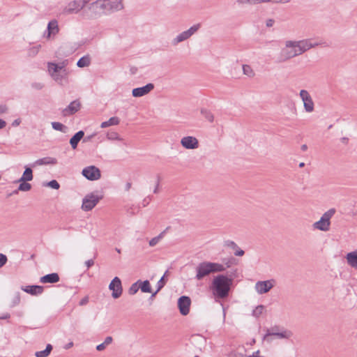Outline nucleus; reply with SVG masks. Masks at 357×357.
<instances>
[{"label": "nucleus", "instance_id": "obj_56", "mask_svg": "<svg viewBox=\"0 0 357 357\" xmlns=\"http://www.w3.org/2000/svg\"><path fill=\"white\" fill-rule=\"evenodd\" d=\"M10 315L9 313H4L0 316V319H7L10 318Z\"/></svg>", "mask_w": 357, "mask_h": 357}, {"label": "nucleus", "instance_id": "obj_49", "mask_svg": "<svg viewBox=\"0 0 357 357\" xmlns=\"http://www.w3.org/2000/svg\"><path fill=\"white\" fill-rule=\"evenodd\" d=\"M159 185H160V176H157V181H156L155 187V188L153 190V192L154 193H158V192Z\"/></svg>", "mask_w": 357, "mask_h": 357}, {"label": "nucleus", "instance_id": "obj_59", "mask_svg": "<svg viewBox=\"0 0 357 357\" xmlns=\"http://www.w3.org/2000/svg\"><path fill=\"white\" fill-rule=\"evenodd\" d=\"M131 186H132L131 183L128 182V183L126 184L125 190H126V191H128V190L130 189Z\"/></svg>", "mask_w": 357, "mask_h": 357}, {"label": "nucleus", "instance_id": "obj_28", "mask_svg": "<svg viewBox=\"0 0 357 357\" xmlns=\"http://www.w3.org/2000/svg\"><path fill=\"white\" fill-rule=\"evenodd\" d=\"M90 64L91 57L88 54L81 57L77 63V66L79 68L88 67Z\"/></svg>", "mask_w": 357, "mask_h": 357}, {"label": "nucleus", "instance_id": "obj_50", "mask_svg": "<svg viewBox=\"0 0 357 357\" xmlns=\"http://www.w3.org/2000/svg\"><path fill=\"white\" fill-rule=\"evenodd\" d=\"M151 200V197H150V196H148L147 197L144 199V200L142 202L143 206H147L149 204Z\"/></svg>", "mask_w": 357, "mask_h": 357}, {"label": "nucleus", "instance_id": "obj_45", "mask_svg": "<svg viewBox=\"0 0 357 357\" xmlns=\"http://www.w3.org/2000/svg\"><path fill=\"white\" fill-rule=\"evenodd\" d=\"M8 107L6 105H0V114L7 113Z\"/></svg>", "mask_w": 357, "mask_h": 357}, {"label": "nucleus", "instance_id": "obj_17", "mask_svg": "<svg viewBox=\"0 0 357 357\" xmlns=\"http://www.w3.org/2000/svg\"><path fill=\"white\" fill-rule=\"evenodd\" d=\"M81 103L78 100L71 102L68 107L62 110V114L64 116H68L75 114L80 109Z\"/></svg>", "mask_w": 357, "mask_h": 357}, {"label": "nucleus", "instance_id": "obj_3", "mask_svg": "<svg viewBox=\"0 0 357 357\" xmlns=\"http://www.w3.org/2000/svg\"><path fill=\"white\" fill-rule=\"evenodd\" d=\"M231 284L232 279L224 275H218L213 278L211 288L215 297L225 298L228 296Z\"/></svg>", "mask_w": 357, "mask_h": 357}, {"label": "nucleus", "instance_id": "obj_37", "mask_svg": "<svg viewBox=\"0 0 357 357\" xmlns=\"http://www.w3.org/2000/svg\"><path fill=\"white\" fill-rule=\"evenodd\" d=\"M20 301H21L20 294L19 292H17L15 294L14 297L13 298V299L11 301L10 307H13L19 305L20 303Z\"/></svg>", "mask_w": 357, "mask_h": 357}, {"label": "nucleus", "instance_id": "obj_41", "mask_svg": "<svg viewBox=\"0 0 357 357\" xmlns=\"http://www.w3.org/2000/svg\"><path fill=\"white\" fill-rule=\"evenodd\" d=\"M40 47V45L31 47L29 50V55L31 56H36L38 53Z\"/></svg>", "mask_w": 357, "mask_h": 357}, {"label": "nucleus", "instance_id": "obj_42", "mask_svg": "<svg viewBox=\"0 0 357 357\" xmlns=\"http://www.w3.org/2000/svg\"><path fill=\"white\" fill-rule=\"evenodd\" d=\"M8 258L6 255L0 253V268L6 264Z\"/></svg>", "mask_w": 357, "mask_h": 357}, {"label": "nucleus", "instance_id": "obj_24", "mask_svg": "<svg viewBox=\"0 0 357 357\" xmlns=\"http://www.w3.org/2000/svg\"><path fill=\"white\" fill-rule=\"evenodd\" d=\"M56 163H57V160L54 158H51V157L43 158L37 160L35 162V165H56Z\"/></svg>", "mask_w": 357, "mask_h": 357}, {"label": "nucleus", "instance_id": "obj_40", "mask_svg": "<svg viewBox=\"0 0 357 357\" xmlns=\"http://www.w3.org/2000/svg\"><path fill=\"white\" fill-rule=\"evenodd\" d=\"M47 185L55 190H58L60 188L59 183L56 180L50 181L47 183Z\"/></svg>", "mask_w": 357, "mask_h": 357}, {"label": "nucleus", "instance_id": "obj_36", "mask_svg": "<svg viewBox=\"0 0 357 357\" xmlns=\"http://www.w3.org/2000/svg\"><path fill=\"white\" fill-rule=\"evenodd\" d=\"M139 289V282L137 280L136 282L133 283L130 287V288L128 289V294L130 295H134L138 291Z\"/></svg>", "mask_w": 357, "mask_h": 357}, {"label": "nucleus", "instance_id": "obj_4", "mask_svg": "<svg viewBox=\"0 0 357 357\" xmlns=\"http://www.w3.org/2000/svg\"><path fill=\"white\" fill-rule=\"evenodd\" d=\"M195 279L197 280H202L205 277L208 276L211 273L223 272L226 270L224 264L211 262L202 261L199 263L196 267Z\"/></svg>", "mask_w": 357, "mask_h": 357}, {"label": "nucleus", "instance_id": "obj_9", "mask_svg": "<svg viewBox=\"0 0 357 357\" xmlns=\"http://www.w3.org/2000/svg\"><path fill=\"white\" fill-rule=\"evenodd\" d=\"M82 174L89 181H97L101 177L100 170L94 165H91L84 168Z\"/></svg>", "mask_w": 357, "mask_h": 357}, {"label": "nucleus", "instance_id": "obj_23", "mask_svg": "<svg viewBox=\"0 0 357 357\" xmlns=\"http://www.w3.org/2000/svg\"><path fill=\"white\" fill-rule=\"evenodd\" d=\"M346 259L350 266L357 269V251L349 252L346 256Z\"/></svg>", "mask_w": 357, "mask_h": 357}, {"label": "nucleus", "instance_id": "obj_58", "mask_svg": "<svg viewBox=\"0 0 357 357\" xmlns=\"http://www.w3.org/2000/svg\"><path fill=\"white\" fill-rule=\"evenodd\" d=\"M6 126V123L4 120L0 119V129L3 128Z\"/></svg>", "mask_w": 357, "mask_h": 357}, {"label": "nucleus", "instance_id": "obj_62", "mask_svg": "<svg viewBox=\"0 0 357 357\" xmlns=\"http://www.w3.org/2000/svg\"><path fill=\"white\" fill-rule=\"evenodd\" d=\"M301 150L303 151H305L307 149V146L306 144H303L301 147Z\"/></svg>", "mask_w": 357, "mask_h": 357}, {"label": "nucleus", "instance_id": "obj_47", "mask_svg": "<svg viewBox=\"0 0 357 357\" xmlns=\"http://www.w3.org/2000/svg\"><path fill=\"white\" fill-rule=\"evenodd\" d=\"M88 303H89V297L85 296L82 299H81L79 304V305L82 306V305H86Z\"/></svg>", "mask_w": 357, "mask_h": 357}, {"label": "nucleus", "instance_id": "obj_54", "mask_svg": "<svg viewBox=\"0 0 357 357\" xmlns=\"http://www.w3.org/2000/svg\"><path fill=\"white\" fill-rule=\"evenodd\" d=\"M20 123H21V119H17L13 121L12 126L14 127H16V126H18Z\"/></svg>", "mask_w": 357, "mask_h": 357}, {"label": "nucleus", "instance_id": "obj_35", "mask_svg": "<svg viewBox=\"0 0 357 357\" xmlns=\"http://www.w3.org/2000/svg\"><path fill=\"white\" fill-rule=\"evenodd\" d=\"M201 113L204 116L206 119H207L210 122H213L214 120L213 114L211 113V112L207 110V109H202Z\"/></svg>", "mask_w": 357, "mask_h": 357}, {"label": "nucleus", "instance_id": "obj_2", "mask_svg": "<svg viewBox=\"0 0 357 357\" xmlns=\"http://www.w3.org/2000/svg\"><path fill=\"white\" fill-rule=\"evenodd\" d=\"M89 10L95 17L123 8L122 0H93L89 3Z\"/></svg>", "mask_w": 357, "mask_h": 357}, {"label": "nucleus", "instance_id": "obj_22", "mask_svg": "<svg viewBox=\"0 0 357 357\" xmlns=\"http://www.w3.org/2000/svg\"><path fill=\"white\" fill-rule=\"evenodd\" d=\"M84 135V131L79 130L70 138V144L73 149H75L77 147L79 142L83 138Z\"/></svg>", "mask_w": 357, "mask_h": 357}, {"label": "nucleus", "instance_id": "obj_6", "mask_svg": "<svg viewBox=\"0 0 357 357\" xmlns=\"http://www.w3.org/2000/svg\"><path fill=\"white\" fill-rule=\"evenodd\" d=\"M102 198V196H98L94 192L86 195L82 200V210L84 211L92 210Z\"/></svg>", "mask_w": 357, "mask_h": 357}, {"label": "nucleus", "instance_id": "obj_31", "mask_svg": "<svg viewBox=\"0 0 357 357\" xmlns=\"http://www.w3.org/2000/svg\"><path fill=\"white\" fill-rule=\"evenodd\" d=\"M243 72L244 75L248 76L249 77H253L255 75L252 67L246 64L243 65Z\"/></svg>", "mask_w": 357, "mask_h": 357}, {"label": "nucleus", "instance_id": "obj_57", "mask_svg": "<svg viewBox=\"0 0 357 357\" xmlns=\"http://www.w3.org/2000/svg\"><path fill=\"white\" fill-rule=\"evenodd\" d=\"M259 351H257L252 353V355H250L249 357H264L259 356Z\"/></svg>", "mask_w": 357, "mask_h": 357}, {"label": "nucleus", "instance_id": "obj_39", "mask_svg": "<svg viewBox=\"0 0 357 357\" xmlns=\"http://www.w3.org/2000/svg\"><path fill=\"white\" fill-rule=\"evenodd\" d=\"M235 259L233 257L222 259V262L225 264L224 266L226 267V268L231 267Z\"/></svg>", "mask_w": 357, "mask_h": 357}, {"label": "nucleus", "instance_id": "obj_25", "mask_svg": "<svg viewBox=\"0 0 357 357\" xmlns=\"http://www.w3.org/2000/svg\"><path fill=\"white\" fill-rule=\"evenodd\" d=\"M33 179V171L31 168L25 167L24 172L22 176L18 180V181H30Z\"/></svg>", "mask_w": 357, "mask_h": 357}, {"label": "nucleus", "instance_id": "obj_11", "mask_svg": "<svg viewBox=\"0 0 357 357\" xmlns=\"http://www.w3.org/2000/svg\"><path fill=\"white\" fill-rule=\"evenodd\" d=\"M109 289L112 291L113 298H119L123 293L121 281L119 278L114 277L109 284Z\"/></svg>", "mask_w": 357, "mask_h": 357}, {"label": "nucleus", "instance_id": "obj_61", "mask_svg": "<svg viewBox=\"0 0 357 357\" xmlns=\"http://www.w3.org/2000/svg\"><path fill=\"white\" fill-rule=\"evenodd\" d=\"M95 135H91L86 138L84 139V142H87V141H89L91 139V138L94 136Z\"/></svg>", "mask_w": 357, "mask_h": 357}, {"label": "nucleus", "instance_id": "obj_29", "mask_svg": "<svg viewBox=\"0 0 357 357\" xmlns=\"http://www.w3.org/2000/svg\"><path fill=\"white\" fill-rule=\"evenodd\" d=\"M52 349H53V347H52V344H47L45 349L43 351H36L35 353V356L36 357H47L50 354Z\"/></svg>", "mask_w": 357, "mask_h": 357}, {"label": "nucleus", "instance_id": "obj_26", "mask_svg": "<svg viewBox=\"0 0 357 357\" xmlns=\"http://www.w3.org/2000/svg\"><path fill=\"white\" fill-rule=\"evenodd\" d=\"M139 289L143 293H151L152 289L149 280H146L144 281H142L140 280H138Z\"/></svg>", "mask_w": 357, "mask_h": 357}, {"label": "nucleus", "instance_id": "obj_64", "mask_svg": "<svg viewBox=\"0 0 357 357\" xmlns=\"http://www.w3.org/2000/svg\"><path fill=\"white\" fill-rule=\"evenodd\" d=\"M342 142L344 144H347L348 141H349V139L347 137H342L341 139Z\"/></svg>", "mask_w": 357, "mask_h": 357}, {"label": "nucleus", "instance_id": "obj_32", "mask_svg": "<svg viewBox=\"0 0 357 357\" xmlns=\"http://www.w3.org/2000/svg\"><path fill=\"white\" fill-rule=\"evenodd\" d=\"M265 307L263 305H259L255 307L252 311V316L259 318L264 312Z\"/></svg>", "mask_w": 357, "mask_h": 357}, {"label": "nucleus", "instance_id": "obj_34", "mask_svg": "<svg viewBox=\"0 0 357 357\" xmlns=\"http://www.w3.org/2000/svg\"><path fill=\"white\" fill-rule=\"evenodd\" d=\"M21 183L19 185L17 188V190L26 192L31 190V185L30 183H27V181H20Z\"/></svg>", "mask_w": 357, "mask_h": 357}, {"label": "nucleus", "instance_id": "obj_33", "mask_svg": "<svg viewBox=\"0 0 357 357\" xmlns=\"http://www.w3.org/2000/svg\"><path fill=\"white\" fill-rule=\"evenodd\" d=\"M52 126L53 129L58 130V131L63 132H66V131L67 130V127L59 122H56V121L52 122Z\"/></svg>", "mask_w": 357, "mask_h": 357}, {"label": "nucleus", "instance_id": "obj_5", "mask_svg": "<svg viewBox=\"0 0 357 357\" xmlns=\"http://www.w3.org/2000/svg\"><path fill=\"white\" fill-rule=\"evenodd\" d=\"M335 208H331L325 212L320 220L313 224V227L322 231H328L330 229L331 218L335 213Z\"/></svg>", "mask_w": 357, "mask_h": 357}, {"label": "nucleus", "instance_id": "obj_53", "mask_svg": "<svg viewBox=\"0 0 357 357\" xmlns=\"http://www.w3.org/2000/svg\"><path fill=\"white\" fill-rule=\"evenodd\" d=\"M106 348V345L104 344V342L97 345L96 349L99 351H103Z\"/></svg>", "mask_w": 357, "mask_h": 357}, {"label": "nucleus", "instance_id": "obj_8", "mask_svg": "<svg viewBox=\"0 0 357 357\" xmlns=\"http://www.w3.org/2000/svg\"><path fill=\"white\" fill-rule=\"evenodd\" d=\"M200 28V24H197L192 26L189 29L183 31L180 34H178L174 40H172V45H176L179 43H181L189 38H190L195 33H196L199 29Z\"/></svg>", "mask_w": 357, "mask_h": 357}, {"label": "nucleus", "instance_id": "obj_16", "mask_svg": "<svg viewBox=\"0 0 357 357\" xmlns=\"http://www.w3.org/2000/svg\"><path fill=\"white\" fill-rule=\"evenodd\" d=\"M181 145L187 149H195L199 147V142L195 137H184L181 140Z\"/></svg>", "mask_w": 357, "mask_h": 357}, {"label": "nucleus", "instance_id": "obj_19", "mask_svg": "<svg viewBox=\"0 0 357 357\" xmlns=\"http://www.w3.org/2000/svg\"><path fill=\"white\" fill-rule=\"evenodd\" d=\"M59 31L58 22L56 20H52L49 22L47 24V38L55 36Z\"/></svg>", "mask_w": 357, "mask_h": 357}, {"label": "nucleus", "instance_id": "obj_20", "mask_svg": "<svg viewBox=\"0 0 357 357\" xmlns=\"http://www.w3.org/2000/svg\"><path fill=\"white\" fill-rule=\"evenodd\" d=\"M59 276L56 273L47 274L40 278V282L42 283H56L59 281Z\"/></svg>", "mask_w": 357, "mask_h": 357}, {"label": "nucleus", "instance_id": "obj_7", "mask_svg": "<svg viewBox=\"0 0 357 357\" xmlns=\"http://www.w3.org/2000/svg\"><path fill=\"white\" fill-rule=\"evenodd\" d=\"M275 336L280 339H289L292 333L290 331L283 330L280 331V328L278 326H275L269 329L266 330V333L264 336V340H267L269 336Z\"/></svg>", "mask_w": 357, "mask_h": 357}, {"label": "nucleus", "instance_id": "obj_51", "mask_svg": "<svg viewBox=\"0 0 357 357\" xmlns=\"http://www.w3.org/2000/svg\"><path fill=\"white\" fill-rule=\"evenodd\" d=\"M236 252H234V255L236 256H243L244 255V251L240 248L235 249Z\"/></svg>", "mask_w": 357, "mask_h": 357}, {"label": "nucleus", "instance_id": "obj_1", "mask_svg": "<svg viewBox=\"0 0 357 357\" xmlns=\"http://www.w3.org/2000/svg\"><path fill=\"white\" fill-rule=\"evenodd\" d=\"M318 45L319 43H312L310 40L307 39L298 41L287 40L285 43V47L281 50L279 61L280 62L286 61Z\"/></svg>", "mask_w": 357, "mask_h": 357}, {"label": "nucleus", "instance_id": "obj_60", "mask_svg": "<svg viewBox=\"0 0 357 357\" xmlns=\"http://www.w3.org/2000/svg\"><path fill=\"white\" fill-rule=\"evenodd\" d=\"M117 137H118V134L116 132H114L111 136L108 135L109 139H115V138H117Z\"/></svg>", "mask_w": 357, "mask_h": 357}, {"label": "nucleus", "instance_id": "obj_48", "mask_svg": "<svg viewBox=\"0 0 357 357\" xmlns=\"http://www.w3.org/2000/svg\"><path fill=\"white\" fill-rule=\"evenodd\" d=\"M94 263L95 262H94L93 259H89V260L85 261V264H86L87 268H89L91 266H93L94 265Z\"/></svg>", "mask_w": 357, "mask_h": 357}, {"label": "nucleus", "instance_id": "obj_38", "mask_svg": "<svg viewBox=\"0 0 357 357\" xmlns=\"http://www.w3.org/2000/svg\"><path fill=\"white\" fill-rule=\"evenodd\" d=\"M267 0H237L239 3L241 4H256L262 2H266Z\"/></svg>", "mask_w": 357, "mask_h": 357}, {"label": "nucleus", "instance_id": "obj_14", "mask_svg": "<svg viewBox=\"0 0 357 357\" xmlns=\"http://www.w3.org/2000/svg\"><path fill=\"white\" fill-rule=\"evenodd\" d=\"M191 300L188 296H182L178 300V307L180 313L185 316L189 314Z\"/></svg>", "mask_w": 357, "mask_h": 357}, {"label": "nucleus", "instance_id": "obj_27", "mask_svg": "<svg viewBox=\"0 0 357 357\" xmlns=\"http://www.w3.org/2000/svg\"><path fill=\"white\" fill-rule=\"evenodd\" d=\"M120 123V120L116 116L111 117L108 121H104L101 123L100 127L102 128H105L111 126H116Z\"/></svg>", "mask_w": 357, "mask_h": 357}, {"label": "nucleus", "instance_id": "obj_63", "mask_svg": "<svg viewBox=\"0 0 357 357\" xmlns=\"http://www.w3.org/2000/svg\"><path fill=\"white\" fill-rule=\"evenodd\" d=\"M73 343L71 342H69L68 344H67L65 347V349H70L71 347H73Z\"/></svg>", "mask_w": 357, "mask_h": 357}, {"label": "nucleus", "instance_id": "obj_44", "mask_svg": "<svg viewBox=\"0 0 357 357\" xmlns=\"http://www.w3.org/2000/svg\"><path fill=\"white\" fill-rule=\"evenodd\" d=\"M31 87L36 90H40L43 88V84L40 82H33L31 84Z\"/></svg>", "mask_w": 357, "mask_h": 357}, {"label": "nucleus", "instance_id": "obj_43", "mask_svg": "<svg viewBox=\"0 0 357 357\" xmlns=\"http://www.w3.org/2000/svg\"><path fill=\"white\" fill-rule=\"evenodd\" d=\"M225 245L229 247V248H231L234 250L235 249H237L238 248V245H236V243L232 241H225Z\"/></svg>", "mask_w": 357, "mask_h": 357}, {"label": "nucleus", "instance_id": "obj_13", "mask_svg": "<svg viewBox=\"0 0 357 357\" xmlns=\"http://www.w3.org/2000/svg\"><path fill=\"white\" fill-rule=\"evenodd\" d=\"M275 282L274 280L258 281L255 284V289L259 294H266L274 287Z\"/></svg>", "mask_w": 357, "mask_h": 357}, {"label": "nucleus", "instance_id": "obj_21", "mask_svg": "<svg viewBox=\"0 0 357 357\" xmlns=\"http://www.w3.org/2000/svg\"><path fill=\"white\" fill-rule=\"evenodd\" d=\"M22 289L29 293L31 295H39L43 292V287L39 285H32V286H26L24 288H22Z\"/></svg>", "mask_w": 357, "mask_h": 357}, {"label": "nucleus", "instance_id": "obj_12", "mask_svg": "<svg viewBox=\"0 0 357 357\" xmlns=\"http://www.w3.org/2000/svg\"><path fill=\"white\" fill-rule=\"evenodd\" d=\"M300 97L303 102L304 109L307 112H312L314 110V102L309 92L305 89L300 91Z\"/></svg>", "mask_w": 357, "mask_h": 357}, {"label": "nucleus", "instance_id": "obj_30", "mask_svg": "<svg viewBox=\"0 0 357 357\" xmlns=\"http://www.w3.org/2000/svg\"><path fill=\"white\" fill-rule=\"evenodd\" d=\"M167 280L165 278L163 275L159 281L157 282V289L155 292L152 293L151 298L155 296V295L164 287L166 284Z\"/></svg>", "mask_w": 357, "mask_h": 357}, {"label": "nucleus", "instance_id": "obj_52", "mask_svg": "<svg viewBox=\"0 0 357 357\" xmlns=\"http://www.w3.org/2000/svg\"><path fill=\"white\" fill-rule=\"evenodd\" d=\"M112 337L111 336H107L105 339V341L103 342L104 344L107 346L109 345V344L112 343Z\"/></svg>", "mask_w": 357, "mask_h": 357}, {"label": "nucleus", "instance_id": "obj_46", "mask_svg": "<svg viewBox=\"0 0 357 357\" xmlns=\"http://www.w3.org/2000/svg\"><path fill=\"white\" fill-rule=\"evenodd\" d=\"M160 236L154 237L149 241V245L153 247L155 245L158 241H159Z\"/></svg>", "mask_w": 357, "mask_h": 357}, {"label": "nucleus", "instance_id": "obj_18", "mask_svg": "<svg viewBox=\"0 0 357 357\" xmlns=\"http://www.w3.org/2000/svg\"><path fill=\"white\" fill-rule=\"evenodd\" d=\"M154 89V84L149 83L142 87H138L133 89L132 91V95L133 97H142L144 95L148 94Z\"/></svg>", "mask_w": 357, "mask_h": 357}, {"label": "nucleus", "instance_id": "obj_15", "mask_svg": "<svg viewBox=\"0 0 357 357\" xmlns=\"http://www.w3.org/2000/svg\"><path fill=\"white\" fill-rule=\"evenodd\" d=\"M48 71L51 74V76L56 81H61L63 78V76L59 75V73L61 71L65 72L66 69L63 66H59L54 63H48Z\"/></svg>", "mask_w": 357, "mask_h": 357}, {"label": "nucleus", "instance_id": "obj_55", "mask_svg": "<svg viewBox=\"0 0 357 357\" xmlns=\"http://www.w3.org/2000/svg\"><path fill=\"white\" fill-rule=\"evenodd\" d=\"M274 22H274V20H272V19H268V20L266 21V26H267L268 27H271V26H272L273 25Z\"/></svg>", "mask_w": 357, "mask_h": 357}, {"label": "nucleus", "instance_id": "obj_10", "mask_svg": "<svg viewBox=\"0 0 357 357\" xmlns=\"http://www.w3.org/2000/svg\"><path fill=\"white\" fill-rule=\"evenodd\" d=\"M93 0H74L70 2L68 6L66 8V13H77Z\"/></svg>", "mask_w": 357, "mask_h": 357}]
</instances>
